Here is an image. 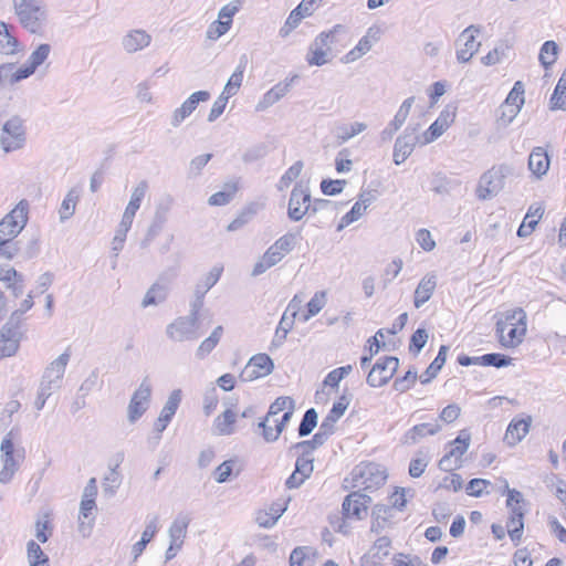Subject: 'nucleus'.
Listing matches in <instances>:
<instances>
[{"instance_id": "0eeeda50", "label": "nucleus", "mask_w": 566, "mask_h": 566, "mask_svg": "<svg viewBox=\"0 0 566 566\" xmlns=\"http://www.w3.org/2000/svg\"><path fill=\"white\" fill-rule=\"evenodd\" d=\"M51 45L49 43L39 44L29 55L25 65L14 70L10 75V84H15L32 75L50 56Z\"/></svg>"}, {"instance_id": "4c0bfd02", "label": "nucleus", "mask_w": 566, "mask_h": 566, "mask_svg": "<svg viewBox=\"0 0 566 566\" xmlns=\"http://www.w3.org/2000/svg\"><path fill=\"white\" fill-rule=\"evenodd\" d=\"M448 346L442 345L434 360L429 365L426 371L419 377L421 384L430 382L443 367L447 360Z\"/></svg>"}, {"instance_id": "13d9d810", "label": "nucleus", "mask_w": 566, "mask_h": 566, "mask_svg": "<svg viewBox=\"0 0 566 566\" xmlns=\"http://www.w3.org/2000/svg\"><path fill=\"white\" fill-rule=\"evenodd\" d=\"M317 424V412L314 408L307 409L298 427L300 437L308 436Z\"/></svg>"}, {"instance_id": "393cba45", "label": "nucleus", "mask_w": 566, "mask_h": 566, "mask_svg": "<svg viewBox=\"0 0 566 566\" xmlns=\"http://www.w3.org/2000/svg\"><path fill=\"white\" fill-rule=\"evenodd\" d=\"M191 522V517L188 513H179L174 518L171 525L168 528L169 542L177 545H184L187 536V530Z\"/></svg>"}, {"instance_id": "8fccbe9b", "label": "nucleus", "mask_w": 566, "mask_h": 566, "mask_svg": "<svg viewBox=\"0 0 566 566\" xmlns=\"http://www.w3.org/2000/svg\"><path fill=\"white\" fill-rule=\"evenodd\" d=\"M470 433L465 430L460 431L459 436L450 442L451 449L448 451V454L461 461V457L467 452L470 446Z\"/></svg>"}, {"instance_id": "79ce46f5", "label": "nucleus", "mask_w": 566, "mask_h": 566, "mask_svg": "<svg viewBox=\"0 0 566 566\" xmlns=\"http://www.w3.org/2000/svg\"><path fill=\"white\" fill-rule=\"evenodd\" d=\"M223 334V327L217 326L209 337L203 339L199 347L197 348L196 356L199 359H203L207 355H209L218 345Z\"/></svg>"}, {"instance_id": "aec40b11", "label": "nucleus", "mask_w": 566, "mask_h": 566, "mask_svg": "<svg viewBox=\"0 0 566 566\" xmlns=\"http://www.w3.org/2000/svg\"><path fill=\"white\" fill-rule=\"evenodd\" d=\"M380 39V30L377 27H370L366 34L358 41L357 45L347 52L342 61L346 64L353 63L367 54L375 43Z\"/></svg>"}, {"instance_id": "a19ab883", "label": "nucleus", "mask_w": 566, "mask_h": 566, "mask_svg": "<svg viewBox=\"0 0 566 566\" xmlns=\"http://www.w3.org/2000/svg\"><path fill=\"white\" fill-rule=\"evenodd\" d=\"M78 199H80L78 190L75 188L70 189L69 192L66 193L65 198L63 199L60 210H59L60 220L62 222L69 220L74 214L75 207H76Z\"/></svg>"}, {"instance_id": "58836bf2", "label": "nucleus", "mask_w": 566, "mask_h": 566, "mask_svg": "<svg viewBox=\"0 0 566 566\" xmlns=\"http://www.w3.org/2000/svg\"><path fill=\"white\" fill-rule=\"evenodd\" d=\"M524 512L522 509H513L511 511V517L506 524L507 533L511 537V539L515 543H518L524 528Z\"/></svg>"}, {"instance_id": "f3484780", "label": "nucleus", "mask_w": 566, "mask_h": 566, "mask_svg": "<svg viewBox=\"0 0 566 566\" xmlns=\"http://www.w3.org/2000/svg\"><path fill=\"white\" fill-rule=\"evenodd\" d=\"M181 401V390L176 389L174 390L170 396L168 397L164 408L160 411L159 417L154 423V430L156 431V437L154 438V444H158L159 440L161 439L160 434L161 432L167 428L168 423L172 419L174 415L176 413L178 406Z\"/></svg>"}, {"instance_id": "f8f14e48", "label": "nucleus", "mask_w": 566, "mask_h": 566, "mask_svg": "<svg viewBox=\"0 0 566 566\" xmlns=\"http://www.w3.org/2000/svg\"><path fill=\"white\" fill-rule=\"evenodd\" d=\"M150 396L151 386L147 379H144L133 394L127 407V418L130 423H135L146 412Z\"/></svg>"}, {"instance_id": "f03ea898", "label": "nucleus", "mask_w": 566, "mask_h": 566, "mask_svg": "<svg viewBox=\"0 0 566 566\" xmlns=\"http://www.w3.org/2000/svg\"><path fill=\"white\" fill-rule=\"evenodd\" d=\"M342 24L334 25L329 31L319 33L308 49L306 61L310 65L322 66L331 61L332 44L336 42V34L345 32Z\"/></svg>"}, {"instance_id": "a878e982", "label": "nucleus", "mask_w": 566, "mask_h": 566, "mask_svg": "<svg viewBox=\"0 0 566 566\" xmlns=\"http://www.w3.org/2000/svg\"><path fill=\"white\" fill-rule=\"evenodd\" d=\"M287 503L274 502L269 510L259 511L255 516V522L259 526L270 528L276 524L282 514L286 511Z\"/></svg>"}, {"instance_id": "4d7b16f0", "label": "nucleus", "mask_w": 566, "mask_h": 566, "mask_svg": "<svg viewBox=\"0 0 566 566\" xmlns=\"http://www.w3.org/2000/svg\"><path fill=\"white\" fill-rule=\"evenodd\" d=\"M366 212V207L361 206V203H358L357 201L354 203L352 209L342 217L338 226L337 231H342L344 228L348 227L350 223L357 221L359 218L364 216Z\"/></svg>"}, {"instance_id": "5701e85b", "label": "nucleus", "mask_w": 566, "mask_h": 566, "mask_svg": "<svg viewBox=\"0 0 566 566\" xmlns=\"http://www.w3.org/2000/svg\"><path fill=\"white\" fill-rule=\"evenodd\" d=\"M96 509L95 500L82 499L78 514V532L83 537L90 536L94 523L93 512Z\"/></svg>"}, {"instance_id": "c756f323", "label": "nucleus", "mask_w": 566, "mask_h": 566, "mask_svg": "<svg viewBox=\"0 0 566 566\" xmlns=\"http://www.w3.org/2000/svg\"><path fill=\"white\" fill-rule=\"evenodd\" d=\"M394 517V507L386 504H377L373 510L371 532L380 533L390 525Z\"/></svg>"}, {"instance_id": "c9c22d12", "label": "nucleus", "mask_w": 566, "mask_h": 566, "mask_svg": "<svg viewBox=\"0 0 566 566\" xmlns=\"http://www.w3.org/2000/svg\"><path fill=\"white\" fill-rule=\"evenodd\" d=\"M167 295H168L167 284L156 282L146 292L145 297L142 302V306L148 307L151 305H158L167 298Z\"/></svg>"}, {"instance_id": "39448f33", "label": "nucleus", "mask_w": 566, "mask_h": 566, "mask_svg": "<svg viewBox=\"0 0 566 566\" xmlns=\"http://www.w3.org/2000/svg\"><path fill=\"white\" fill-rule=\"evenodd\" d=\"M419 128V124H409L396 139L392 155L396 165L402 164L412 154L417 144L421 145L422 135L418 134Z\"/></svg>"}, {"instance_id": "a211bd4d", "label": "nucleus", "mask_w": 566, "mask_h": 566, "mask_svg": "<svg viewBox=\"0 0 566 566\" xmlns=\"http://www.w3.org/2000/svg\"><path fill=\"white\" fill-rule=\"evenodd\" d=\"M298 78L297 74L286 77L283 82L277 83L266 93L255 106L256 112H263L283 98L292 88L293 83Z\"/></svg>"}, {"instance_id": "ddd939ff", "label": "nucleus", "mask_w": 566, "mask_h": 566, "mask_svg": "<svg viewBox=\"0 0 566 566\" xmlns=\"http://www.w3.org/2000/svg\"><path fill=\"white\" fill-rule=\"evenodd\" d=\"M274 363L266 354H258L250 358L245 367L239 375L243 382L253 381L258 378L265 377L273 371Z\"/></svg>"}, {"instance_id": "680f3d73", "label": "nucleus", "mask_w": 566, "mask_h": 566, "mask_svg": "<svg viewBox=\"0 0 566 566\" xmlns=\"http://www.w3.org/2000/svg\"><path fill=\"white\" fill-rule=\"evenodd\" d=\"M353 370L352 365L342 366L333 369L324 379V385L329 387H338L339 382L348 376Z\"/></svg>"}, {"instance_id": "09e8293b", "label": "nucleus", "mask_w": 566, "mask_h": 566, "mask_svg": "<svg viewBox=\"0 0 566 566\" xmlns=\"http://www.w3.org/2000/svg\"><path fill=\"white\" fill-rule=\"evenodd\" d=\"M235 422V413L231 409H227L222 415L218 416L214 420V429L219 434L229 436L233 433V424Z\"/></svg>"}, {"instance_id": "2f4dec72", "label": "nucleus", "mask_w": 566, "mask_h": 566, "mask_svg": "<svg viewBox=\"0 0 566 566\" xmlns=\"http://www.w3.org/2000/svg\"><path fill=\"white\" fill-rule=\"evenodd\" d=\"M284 255L276 250L273 244L265 251L262 258L254 264L252 275L258 276L263 274L268 269L276 265Z\"/></svg>"}, {"instance_id": "49530a36", "label": "nucleus", "mask_w": 566, "mask_h": 566, "mask_svg": "<svg viewBox=\"0 0 566 566\" xmlns=\"http://www.w3.org/2000/svg\"><path fill=\"white\" fill-rule=\"evenodd\" d=\"M367 129V125L361 122H354L348 125H342L337 127L336 138L339 144H344L353 137L359 135Z\"/></svg>"}, {"instance_id": "ea45409f", "label": "nucleus", "mask_w": 566, "mask_h": 566, "mask_svg": "<svg viewBox=\"0 0 566 566\" xmlns=\"http://www.w3.org/2000/svg\"><path fill=\"white\" fill-rule=\"evenodd\" d=\"M223 268L219 265H214L203 277L201 281H199L193 292L206 296V294L209 292L211 287H213L217 282L220 280V276L222 274Z\"/></svg>"}, {"instance_id": "9d476101", "label": "nucleus", "mask_w": 566, "mask_h": 566, "mask_svg": "<svg viewBox=\"0 0 566 566\" xmlns=\"http://www.w3.org/2000/svg\"><path fill=\"white\" fill-rule=\"evenodd\" d=\"M481 32V27L471 24L464 29L457 42V60L460 63L469 62L479 51L481 42L476 41L475 35Z\"/></svg>"}, {"instance_id": "e433bc0d", "label": "nucleus", "mask_w": 566, "mask_h": 566, "mask_svg": "<svg viewBox=\"0 0 566 566\" xmlns=\"http://www.w3.org/2000/svg\"><path fill=\"white\" fill-rule=\"evenodd\" d=\"M18 51V39L10 32L8 24L0 21V53L9 55Z\"/></svg>"}, {"instance_id": "052dcab7", "label": "nucleus", "mask_w": 566, "mask_h": 566, "mask_svg": "<svg viewBox=\"0 0 566 566\" xmlns=\"http://www.w3.org/2000/svg\"><path fill=\"white\" fill-rule=\"evenodd\" d=\"M303 163L301 160L294 163L281 177L277 184V189L280 191L287 188L302 172Z\"/></svg>"}, {"instance_id": "6e6d98bb", "label": "nucleus", "mask_w": 566, "mask_h": 566, "mask_svg": "<svg viewBox=\"0 0 566 566\" xmlns=\"http://www.w3.org/2000/svg\"><path fill=\"white\" fill-rule=\"evenodd\" d=\"M429 463V457L423 450H419L409 465V474L412 478H419L424 472Z\"/></svg>"}, {"instance_id": "cd10ccee", "label": "nucleus", "mask_w": 566, "mask_h": 566, "mask_svg": "<svg viewBox=\"0 0 566 566\" xmlns=\"http://www.w3.org/2000/svg\"><path fill=\"white\" fill-rule=\"evenodd\" d=\"M549 168V158L542 147H535L528 156V169L537 178L546 175Z\"/></svg>"}, {"instance_id": "5fc2aeb1", "label": "nucleus", "mask_w": 566, "mask_h": 566, "mask_svg": "<svg viewBox=\"0 0 566 566\" xmlns=\"http://www.w3.org/2000/svg\"><path fill=\"white\" fill-rule=\"evenodd\" d=\"M308 17L307 14L303 13L302 10H300V7H296L293 9L285 21V24L280 29V35L282 38H286L292 30H294L302 21V19Z\"/></svg>"}, {"instance_id": "0e129e2a", "label": "nucleus", "mask_w": 566, "mask_h": 566, "mask_svg": "<svg viewBox=\"0 0 566 566\" xmlns=\"http://www.w3.org/2000/svg\"><path fill=\"white\" fill-rule=\"evenodd\" d=\"M117 467L118 465H116L115 468L109 470V472L104 478V482H103L104 493H106L111 496L115 494L116 490L119 488V485L122 483V478H120L119 472L117 471Z\"/></svg>"}, {"instance_id": "72a5a7b5", "label": "nucleus", "mask_w": 566, "mask_h": 566, "mask_svg": "<svg viewBox=\"0 0 566 566\" xmlns=\"http://www.w3.org/2000/svg\"><path fill=\"white\" fill-rule=\"evenodd\" d=\"M317 552L310 546H300L290 555V566H314Z\"/></svg>"}, {"instance_id": "e2e57ef3", "label": "nucleus", "mask_w": 566, "mask_h": 566, "mask_svg": "<svg viewBox=\"0 0 566 566\" xmlns=\"http://www.w3.org/2000/svg\"><path fill=\"white\" fill-rule=\"evenodd\" d=\"M244 65L239 64L235 71L232 73L230 78L228 80L222 92L228 94V96H233L239 91L242 80H243Z\"/></svg>"}, {"instance_id": "7c9ffc66", "label": "nucleus", "mask_w": 566, "mask_h": 566, "mask_svg": "<svg viewBox=\"0 0 566 566\" xmlns=\"http://www.w3.org/2000/svg\"><path fill=\"white\" fill-rule=\"evenodd\" d=\"M301 301H297V296H294L293 300L289 303L286 311L284 312L279 326L277 331L282 332V337L280 338V343H284L286 339L287 333L292 329L294 319L297 315L298 307H300Z\"/></svg>"}, {"instance_id": "423d86ee", "label": "nucleus", "mask_w": 566, "mask_h": 566, "mask_svg": "<svg viewBox=\"0 0 566 566\" xmlns=\"http://www.w3.org/2000/svg\"><path fill=\"white\" fill-rule=\"evenodd\" d=\"M506 170L504 166L492 167L481 176L476 189L479 199L486 200L494 197L504 188Z\"/></svg>"}, {"instance_id": "f704fd0d", "label": "nucleus", "mask_w": 566, "mask_h": 566, "mask_svg": "<svg viewBox=\"0 0 566 566\" xmlns=\"http://www.w3.org/2000/svg\"><path fill=\"white\" fill-rule=\"evenodd\" d=\"M526 333V325H510V327L502 333H497L499 340L504 347H515L522 343Z\"/></svg>"}, {"instance_id": "412c9836", "label": "nucleus", "mask_w": 566, "mask_h": 566, "mask_svg": "<svg viewBox=\"0 0 566 566\" xmlns=\"http://www.w3.org/2000/svg\"><path fill=\"white\" fill-rule=\"evenodd\" d=\"M370 497L359 492H352L343 502V514L347 518L361 520L367 514V503Z\"/></svg>"}, {"instance_id": "20e7f679", "label": "nucleus", "mask_w": 566, "mask_h": 566, "mask_svg": "<svg viewBox=\"0 0 566 566\" xmlns=\"http://www.w3.org/2000/svg\"><path fill=\"white\" fill-rule=\"evenodd\" d=\"M27 142V132L23 120L19 116H12L1 127L0 147L6 153L20 150Z\"/></svg>"}, {"instance_id": "69168bd1", "label": "nucleus", "mask_w": 566, "mask_h": 566, "mask_svg": "<svg viewBox=\"0 0 566 566\" xmlns=\"http://www.w3.org/2000/svg\"><path fill=\"white\" fill-rule=\"evenodd\" d=\"M327 438L319 431H317L311 440L301 441L293 446L295 449L302 450V453L311 455L312 451L317 447L325 443Z\"/></svg>"}, {"instance_id": "c03bdc74", "label": "nucleus", "mask_w": 566, "mask_h": 566, "mask_svg": "<svg viewBox=\"0 0 566 566\" xmlns=\"http://www.w3.org/2000/svg\"><path fill=\"white\" fill-rule=\"evenodd\" d=\"M524 90L517 91V87H513L509 93L504 105V108H510V116L506 123H512V120L516 117L518 112L521 111L522 105L524 104Z\"/></svg>"}, {"instance_id": "473e14b6", "label": "nucleus", "mask_w": 566, "mask_h": 566, "mask_svg": "<svg viewBox=\"0 0 566 566\" xmlns=\"http://www.w3.org/2000/svg\"><path fill=\"white\" fill-rule=\"evenodd\" d=\"M437 282L434 275H426L418 284L415 291V306L417 308L421 307L429 298L431 297Z\"/></svg>"}, {"instance_id": "a18cd8bd", "label": "nucleus", "mask_w": 566, "mask_h": 566, "mask_svg": "<svg viewBox=\"0 0 566 566\" xmlns=\"http://www.w3.org/2000/svg\"><path fill=\"white\" fill-rule=\"evenodd\" d=\"M27 558L29 566H49V557L44 554L42 548L34 541H29L27 544Z\"/></svg>"}, {"instance_id": "4be33fe9", "label": "nucleus", "mask_w": 566, "mask_h": 566, "mask_svg": "<svg viewBox=\"0 0 566 566\" xmlns=\"http://www.w3.org/2000/svg\"><path fill=\"white\" fill-rule=\"evenodd\" d=\"M151 36L145 30L135 29L127 32L122 39V46L127 53H135L147 48Z\"/></svg>"}, {"instance_id": "f257e3e1", "label": "nucleus", "mask_w": 566, "mask_h": 566, "mask_svg": "<svg viewBox=\"0 0 566 566\" xmlns=\"http://www.w3.org/2000/svg\"><path fill=\"white\" fill-rule=\"evenodd\" d=\"M14 14L20 24L31 33L39 32L48 20L44 0H12Z\"/></svg>"}, {"instance_id": "9b49d317", "label": "nucleus", "mask_w": 566, "mask_h": 566, "mask_svg": "<svg viewBox=\"0 0 566 566\" xmlns=\"http://www.w3.org/2000/svg\"><path fill=\"white\" fill-rule=\"evenodd\" d=\"M312 208L308 188L297 182L289 200L287 216L293 221H300Z\"/></svg>"}, {"instance_id": "6e6552de", "label": "nucleus", "mask_w": 566, "mask_h": 566, "mask_svg": "<svg viewBox=\"0 0 566 566\" xmlns=\"http://www.w3.org/2000/svg\"><path fill=\"white\" fill-rule=\"evenodd\" d=\"M199 322L190 316L177 317L167 325L166 335L174 342L196 340L199 337Z\"/></svg>"}, {"instance_id": "774afa93", "label": "nucleus", "mask_w": 566, "mask_h": 566, "mask_svg": "<svg viewBox=\"0 0 566 566\" xmlns=\"http://www.w3.org/2000/svg\"><path fill=\"white\" fill-rule=\"evenodd\" d=\"M287 409L294 410L295 401L291 397H287V396L279 397L275 399L274 402L271 403L266 415L273 418L274 416L279 415L281 411L287 410Z\"/></svg>"}, {"instance_id": "3c124183", "label": "nucleus", "mask_w": 566, "mask_h": 566, "mask_svg": "<svg viewBox=\"0 0 566 566\" xmlns=\"http://www.w3.org/2000/svg\"><path fill=\"white\" fill-rule=\"evenodd\" d=\"M2 469L0 470V483L8 484L11 482L14 473L19 469V461L13 455H1Z\"/></svg>"}, {"instance_id": "338daca9", "label": "nucleus", "mask_w": 566, "mask_h": 566, "mask_svg": "<svg viewBox=\"0 0 566 566\" xmlns=\"http://www.w3.org/2000/svg\"><path fill=\"white\" fill-rule=\"evenodd\" d=\"M413 102V96L408 97L402 102L394 119L391 120V126H395V128H401V126L405 124L406 119L409 116Z\"/></svg>"}, {"instance_id": "4468645a", "label": "nucleus", "mask_w": 566, "mask_h": 566, "mask_svg": "<svg viewBox=\"0 0 566 566\" xmlns=\"http://www.w3.org/2000/svg\"><path fill=\"white\" fill-rule=\"evenodd\" d=\"M355 485H360L365 490L377 489L386 482V474L373 463L357 467L353 473Z\"/></svg>"}, {"instance_id": "bb28decb", "label": "nucleus", "mask_w": 566, "mask_h": 566, "mask_svg": "<svg viewBox=\"0 0 566 566\" xmlns=\"http://www.w3.org/2000/svg\"><path fill=\"white\" fill-rule=\"evenodd\" d=\"M441 430L438 422L434 423H420L409 429L402 437L405 444H416L420 439L427 436H433Z\"/></svg>"}, {"instance_id": "dca6fc26", "label": "nucleus", "mask_w": 566, "mask_h": 566, "mask_svg": "<svg viewBox=\"0 0 566 566\" xmlns=\"http://www.w3.org/2000/svg\"><path fill=\"white\" fill-rule=\"evenodd\" d=\"M210 98L208 91H197L192 93L179 107H177L171 115L170 125L177 128L181 123L189 117L198 107L200 102H207Z\"/></svg>"}, {"instance_id": "2eb2a0df", "label": "nucleus", "mask_w": 566, "mask_h": 566, "mask_svg": "<svg viewBox=\"0 0 566 566\" xmlns=\"http://www.w3.org/2000/svg\"><path fill=\"white\" fill-rule=\"evenodd\" d=\"M20 326L7 322L0 329V358L13 356L20 346Z\"/></svg>"}, {"instance_id": "864d4df0", "label": "nucleus", "mask_w": 566, "mask_h": 566, "mask_svg": "<svg viewBox=\"0 0 566 566\" xmlns=\"http://www.w3.org/2000/svg\"><path fill=\"white\" fill-rule=\"evenodd\" d=\"M558 46L555 41H546L539 51V61L545 69L553 65L557 59Z\"/></svg>"}, {"instance_id": "603ef678", "label": "nucleus", "mask_w": 566, "mask_h": 566, "mask_svg": "<svg viewBox=\"0 0 566 566\" xmlns=\"http://www.w3.org/2000/svg\"><path fill=\"white\" fill-rule=\"evenodd\" d=\"M509 50L510 45L506 42H500L492 51L482 57L481 62L486 66L495 65L507 56Z\"/></svg>"}, {"instance_id": "de8ad7c7", "label": "nucleus", "mask_w": 566, "mask_h": 566, "mask_svg": "<svg viewBox=\"0 0 566 566\" xmlns=\"http://www.w3.org/2000/svg\"><path fill=\"white\" fill-rule=\"evenodd\" d=\"M238 190L237 182H228L221 191H218L209 197L208 203L210 206H224L229 203Z\"/></svg>"}, {"instance_id": "b1692460", "label": "nucleus", "mask_w": 566, "mask_h": 566, "mask_svg": "<svg viewBox=\"0 0 566 566\" xmlns=\"http://www.w3.org/2000/svg\"><path fill=\"white\" fill-rule=\"evenodd\" d=\"M532 419H513L505 432L504 441L513 447L521 442L530 431Z\"/></svg>"}, {"instance_id": "1a4fd4ad", "label": "nucleus", "mask_w": 566, "mask_h": 566, "mask_svg": "<svg viewBox=\"0 0 566 566\" xmlns=\"http://www.w3.org/2000/svg\"><path fill=\"white\" fill-rule=\"evenodd\" d=\"M399 367V359L394 356L379 358L367 376V384L370 387L385 386L395 375Z\"/></svg>"}, {"instance_id": "c85d7f7f", "label": "nucleus", "mask_w": 566, "mask_h": 566, "mask_svg": "<svg viewBox=\"0 0 566 566\" xmlns=\"http://www.w3.org/2000/svg\"><path fill=\"white\" fill-rule=\"evenodd\" d=\"M70 358V349H66L45 368L43 377L61 384Z\"/></svg>"}, {"instance_id": "6ab92c4d", "label": "nucleus", "mask_w": 566, "mask_h": 566, "mask_svg": "<svg viewBox=\"0 0 566 566\" xmlns=\"http://www.w3.org/2000/svg\"><path fill=\"white\" fill-rule=\"evenodd\" d=\"M455 111L446 107L438 116V118L429 126L422 134L421 145H428L438 139L454 122Z\"/></svg>"}, {"instance_id": "bf43d9fd", "label": "nucleus", "mask_w": 566, "mask_h": 566, "mask_svg": "<svg viewBox=\"0 0 566 566\" xmlns=\"http://www.w3.org/2000/svg\"><path fill=\"white\" fill-rule=\"evenodd\" d=\"M325 304H326V293L323 291L316 292L314 294V296L307 303V313L304 315L303 319L306 322L312 316H315L316 314H318L322 311V308L325 306Z\"/></svg>"}, {"instance_id": "7ed1b4c3", "label": "nucleus", "mask_w": 566, "mask_h": 566, "mask_svg": "<svg viewBox=\"0 0 566 566\" xmlns=\"http://www.w3.org/2000/svg\"><path fill=\"white\" fill-rule=\"evenodd\" d=\"M29 207L28 200L22 199L0 221V243L13 241V239L24 229L28 222Z\"/></svg>"}, {"instance_id": "37998d69", "label": "nucleus", "mask_w": 566, "mask_h": 566, "mask_svg": "<svg viewBox=\"0 0 566 566\" xmlns=\"http://www.w3.org/2000/svg\"><path fill=\"white\" fill-rule=\"evenodd\" d=\"M510 325H526V313L522 308L507 312L503 319L496 323V333L505 332Z\"/></svg>"}]
</instances>
